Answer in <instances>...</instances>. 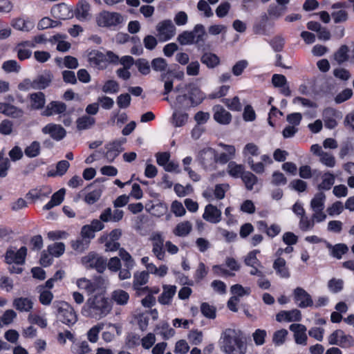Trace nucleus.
I'll return each instance as SVG.
<instances>
[{
    "instance_id": "f257e3e1",
    "label": "nucleus",
    "mask_w": 354,
    "mask_h": 354,
    "mask_svg": "<svg viewBox=\"0 0 354 354\" xmlns=\"http://www.w3.org/2000/svg\"><path fill=\"white\" fill-rule=\"evenodd\" d=\"M104 293L105 291L97 292L87 299L82 310L84 316L101 319L110 313L112 304Z\"/></svg>"
},
{
    "instance_id": "f03ea898",
    "label": "nucleus",
    "mask_w": 354,
    "mask_h": 354,
    "mask_svg": "<svg viewBox=\"0 0 354 354\" xmlns=\"http://www.w3.org/2000/svg\"><path fill=\"white\" fill-rule=\"evenodd\" d=\"M219 343L221 351L225 354L245 353V344L234 329H225L221 334Z\"/></svg>"
},
{
    "instance_id": "7ed1b4c3",
    "label": "nucleus",
    "mask_w": 354,
    "mask_h": 354,
    "mask_svg": "<svg viewBox=\"0 0 354 354\" xmlns=\"http://www.w3.org/2000/svg\"><path fill=\"white\" fill-rule=\"evenodd\" d=\"M75 283L79 289L85 290L89 295L95 294L97 292L106 291L107 286L106 280L102 277L95 278L93 280L81 277L77 279Z\"/></svg>"
},
{
    "instance_id": "20e7f679",
    "label": "nucleus",
    "mask_w": 354,
    "mask_h": 354,
    "mask_svg": "<svg viewBox=\"0 0 354 354\" xmlns=\"http://www.w3.org/2000/svg\"><path fill=\"white\" fill-rule=\"evenodd\" d=\"M54 307L57 309V319L62 323L71 326L76 323L77 316L73 308L65 301H56Z\"/></svg>"
},
{
    "instance_id": "39448f33",
    "label": "nucleus",
    "mask_w": 354,
    "mask_h": 354,
    "mask_svg": "<svg viewBox=\"0 0 354 354\" xmlns=\"http://www.w3.org/2000/svg\"><path fill=\"white\" fill-rule=\"evenodd\" d=\"M124 21V17L116 12L103 10L96 16V23L98 26L109 28L116 26Z\"/></svg>"
},
{
    "instance_id": "423d86ee",
    "label": "nucleus",
    "mask_w": 354,
    "mask_h": 354,
    "mask_svg": "<svg viewBox=\"0 0 354 354\" xmlns=\"http://www.w3.org/2000/svg\"><path fill=\"white\" fill-rule=\"evenodd\" d=\"M65 192V189L62 188L52 194V189L49 187L45 186L30 190L26 194V197L28 199H41L49 197L50 199H63Z\"/></svg>"
},
{
    "instance_id": "0eeeda50",
    "label": "nucleus",
    "mask_w": 354,
    "mask_h": 354,
    "mask_svg": "<svg viewBox=\"0 0 354 354\" xmlns=\"http://www.w3.org/2000/svg\"><path fill=\"white\" fill-rule=\"evenodd\" d=\"M328 341L329 344L339 346L343 348H348L354 346V338L340 329L333 331L328 336Z\"/></svg>"
},
{
    "instance_id": "6e6552de",
    "label": "nucleus",
    "mask_w": 354,
    "mask_h": 354,
    "mask_svg": "<svg viewBox=\"0 0 354 354\" xmlns=\"http://www.w3.org/2000/svg\"><path fill=\"white\" fill-rule=\"evenodd\" d=\"M185 91L188 93L189 101H191L194 106L200 104L204 99V94L194 83L179 84L175 88V91L178 93H183Z\"/></svg>"
},
{
    "instance_id": "1a4fd4ad",
    "label": "nucleus",
    "mask_w": 354,
    "mask_h": 354,
    "mask_svg": "<svg viewBox=\"0 0 354 354\" xmlns=\"http://www.w3.org/2000/svg\"><path fill=\"white\" fill-rule=\"evenodd\" d=\"M239 263L232 257L227 258L224 265L212 267L214 273L220 277L234 276V272L239 270Z\"/></svg>"
},
{
    "instance_id": "9d476101",
    "label": "nucleus",
    "mask_w": 354,
    "mask_h": 354,
    "mask_svg": "<svg viewBox=\"0 0 354 354\" xmlns=\"http://www.w3.org/2000/svg\"><path fill=\"white\" fill-rule=\"evenodd\" d=\"M159 40L166 41L171 39L176 34V28L170 19L162 20L156 26Z\"/></svg>"
},
{
    "instance_id": "9b49d317",
    "label": "nucleus",
    "mask_w": 354,
    "mask_h": 354,
    "mask_svg": "<svg viewBox=\"0 0 354 354\" xmlns=\"http://www.w3.org/2000/svg\"><path fill=\"white\" fill-rule=\"evenodd\" d=\"M81 263L85 268H95L99 272H102L106 266V260L94 252H90L83 257Z\"/></svg>"
},
{
    "instance_id": "f8f14e48",
    "label": "nucleus",
    "mask_w": 354,
    "mask_h": 354,
    "mask_svg": "<svg viewBox=\"0 0 354 354\" xmlns=\"http://www.w3.org/2000/svg\"><path fill=\"white\" fill-rule=\"evenodd\" d=\"M293 299L295 304L301 308L313 306V301L310 295L301 287L293 290Z\"/></svg>"
},
{
    "instance_id": "ddd939ff",
    "label": "nucleus",
    "mask_w": 354,
    "mask_h": 354,
    "mask_svg": "<svg viewBox=\"0 0 354 354\" xmlns=\"http://www.w3.org/2000/svg\"><path fill=\"white\" fill-rule=\"evenodd\" d=\"M201 165L206 169H213L216 163V152L212 148H206L201 150L198 155Z\"/></svg>"
},
{
    "instance_id": "4468645a",
    "label": "nucleus",
    "mask_w": 354,
    "mask_h": 354,
    "mask_svg": "<svg viewBox=\"0 0 354 354\" xmlns=\"http://www.w3.org/2000/svg\"><path fill=\"white\" fill-rule=\"evenodd\" d=\"M122 235V231L120 229L112 230L109 234L103 235L101 237V241L105 243L106 251H116L120 248V243L118 242Z\"/></svg>"
},
{
    "instance_id": "2eb2a0df",
    "label": "nucleus",
    "mask_w": 354,
    "mask_h": 354,
    "mask_svg": "<svg viewBox=\"0 0 354 354\" xmlns=\"http://www.w3.org/2000/svg\"><path fill=\"white\" fill-rule=\"evenodd\" d=\"M125 141V139L116 140L105 146L106 151L104 153V157L109 162H113L115 158L124 150L122 145Z\"/></svg>"
},
{
    "instance_id": "dca6fc26",
    "label": "nucleus",
    "mask_w": 354,
    "mask_h": 354,
    "mask_svg": "<svg viewBox=\"0 0 354 354\" xmlns=\"http://www.w3.org/2000/svg\"><path fill=\"white\" fill-rule=\"evenodd\" d=\"M348 6L346 2H337L331 6V8L335 10L331 13L333 19L335 24L342 23L347 21L348 19V13L344 8H347Z\"/></svg>"
},
{
    "instance_id": "f3484780",
    "label": "nucleus",
    "mask_w": 354,
    "mask_h": 354,
    "mask_svg": "<svg viewBox=\"0 0 354 354\" xmlns=\"http://www.w3.org/2000/svg\"><path fill=\"white\" fill-rule=\"evenodd\" d=\"M53 75L49 71H44L33 80V89L43 90L50 86Z\"/></svg>"
},
{
    "instance_id": "a211bd4d",
    "label": "nucleus",
    "mask_w": 354,
    "mask_h": 354,
    "mask_svg": "<svg viewBox=\"0 0 354 354\" xmlns=\"http://www.w3.org/2000/svg\"><path fill=\"white\" fill-rule=\"evenodd\" d=\"M151 241H152L153 254L159 260L164 259L165 252L163 250V238L159 232H154L151 234Z\"/></svg>"
},
{
    "instance_id": "6ab92c4d",
    "label": "nucleus",
    "mask_w": 354,
    "mask_h": 354,
    "mask_svg": "<svg viewBox=\"0 0 354 354\" xmlns=\"http://www.w3.org/2000/svg\"><path fill=\"white\" fill-rule=\"evenodd\" d=\"M27 249L21 247L17 251L9 250L6 255V260L8 263L21 264L24 262L26 256Z\"/></svg>"
},
{
    "instance_id": "aec40b11",
    "label": "nucleus",
    "mask_w": 354,
    "mask_h": 354,
    "mask_svg": "<svg viewBox=\"0 0 354 354\" xmlns=\"http://www.w3.org/2000/svg\"><path fill=\"white\" fill-rule=\"evenodd\" d=\"M42 133L48 134L56 140H62L66 136L65 129L59 124H48L42 129Z\"/></svg>"
},
{
    "instance_id": "412c9836",
    "label": "nucleus",
    "mask_w": 354,
    "mask_h": 354,
    "mask_svg": "<svg viewBox=\"0 0 354 354\" xmlns=\"http://www.w3.org/2000/svg\"><path fill=\"white\" fill-rule=\"evenodd\" d=\"M290 330L294 333V338L297 344L306 345L307 335L306 327L300 324H292L290 326Z\"/></svg>"
},
{
    "instance_id": "4be33fe9",
    "label": "nucleus",
    "mask_w": 354,
    "mask_h": 354,
    "mask_svg": "<svg viewBox=\"0 0 354 354\" xmlns=\"http://www.w3.org/2000/svg\"><path fill=\"white\" fill-rule=\"evenodd\" d=\"M301 319V312L297 309L291 310H281L276 315V320L279 322H298Z\"/></svg>"
},
{
    "instance_id": "5701e85b",
    "label": "nucleus",
    "mask_w": 354,
    "mask_h": 354,
    "mask_svg": "<svg viewBox=\"0 0 354 354\" xmlns=\"http://www.w3.org/2000/svg\"><path fill=\"white\" fill-rule=\"evenodd\" d=\"M272 83L274 87L280 88V92L285 96L291 95L287 79L283 75L274 74L272 77Z\"/></svg>"
},
{
    "instance_id": "b1692460",
    "label": "nucleus",
    "mask_w": 354,
    "mask_h": 354,
    "mask_svg": "<svg viewBox=\"0 0 354 354\" xmlns=\"http://www.w3.org/2000/svg\"><path fill=\"white\" fill-rule=\"evenodd\" d=\"M214 119L221 124H228L232 120V115L222 106L216 105L213 108Z\"/></svg>"
},
{
    "instance_id": "393cba45",
    "label": "nucleus",
    "mask_w": 354,
    "mask_h": 354,
    "mask_svg": "<svg viewBox=\"0 0 354 354\" xmlns=\"http://www.w3.org/2000/svg\"><path fill=\"white\" fill-rule=\"evenodd\" d=\"M176 286L174 285H163L162 292L158 297V301L162 305H169L176 292Z\"/></svg>"
},
{
    "instance_id": "a878e982",
    "label": "nucleus",
    "mask_w": 354,
    "mask_h": 354,
    "mask_svg": "<svg viewBox=\"0 0 354 354\" xmlns=\"http://www.w3.org/2000/svg\"><path fill=\"white\" fill-rule=\"evenodd\" d=\"M149 272L145 271L137 272L133 275V287L138 295H141L144 291L142 286L149 281Z\"/></svg>"
},
{
    "instance_id": "bb28decb",
    "label": "nucleus",
    "mask_w": 354,
    "mask_h": 354,
    "mask_svg": "<svg viewBox=\"0 0 354 354\" xmlns=\"http://www.w3.org/2000/svg\"><path fill=\"white\" fill-rule=\"evenodd\" d=\"M339 116V113L333 108H327L323 112V120L325 127L328 129H334L337 125L336 119Z\"/></svg>"
},
{
    "instance_id": "cd10ccee",
    "label": "nucleus",
    "mask_w": 354,
    "mask_h": 354,
    "mask_svg": "<svg viewBox=\"0 0 354 354\" xmlns=\"http://www.w3.org/2000/svg\"><path fill=\"white\" fill-rule=\"evenodd\" d=\"M66 110V105L58 101L50 102L42 111L41 115L44 116H51L55 114H60L65 112Z\"/></svg>"
},
{
    "instance_id": "c85d7f7f",
    "label": "nucleus",
    "mask_w": 354,
    "mask_h": 354,
    "mask_svg": "<svg viewBox=\"0 0 354 354\" xmlns=\"http://www.w3.org/2000/svg\"><path fill=\"white\" fill-rule=\"evenodd\" d=\"M88 60L91 65L103 68L106 66V56L99 50H92L88 55Z\"/></svg>"
},
{
    "instance_id": "c756f323",
    "label": "nucleus",
    "mask_w": 354,
    "mask_h": 354,
    "mask_svg": "<svg viewBox=\"0 0 354 354\" xmlns=\"http://www.w3.org/2000/svg\"><path fill=\"white\" fill-rule=\"evenodd\" d=\"M311 207L313 210V221L319 223L326 219V215L323 211L324 208L323 201H311Z\"/></svg>"
},
{
    "instance_id": "7c9ffc66",
    "label": "nucleus",
    "mask_w": 354,
    "mask_h": 354,
    "mask_svg": "<svg viewBox=\"0 0 354 354\" xmlns=\"http://www.w3.org/2000/svg\"><path fill=\"white\" fill-rule=\"evenodd\" d=\"M29 100L30 107L34 110L41 109L46 104V96L40 91L30 94Z\"/></svg>"
},
{
    "instance_id": "2f4dec72",
    "label": "nucleus",
    "mask_w": 354,
    "mask_h": 354,
    "mask_svg": "<svg viewBox=\"0 0 354 354\" xmlns=\"http://www.w3.org/2000/svg\"><path fill=\"white\" fill-rule=\"evenodd\" d=\"M221 212L216 207L211 205L206 206L203 218L210 223H216L221 221Z\"/></svg>"
},
{
    "instance_id": "473e14b6",
    "label": "nucleus",
    "mask_w": 354,
    "mask_h": 354,
    "mask_svg": "<svg viewBox=\"0 0 354 354\" xmlns=\"http://www.w3.org/2000/svg\"><path fill=\"white\" fill-rule=\"evenodd\" d=\"M145 209L156 216H160L167 211V207L160 201H150L149 203L145 205Z\"/></svg>"
},
{
    "instance_id": "72a5a7b5",
    "label": "nucleus",
    "mask_w": 354,
    "mask_h": 354,
    "mask_svg": "<svg viewBox=\"0 0 354 354\" xmlns=\"http://www.w3.org/2000/svg\"><path fill=\"white\" fill-rule=\"evenodd\" d=\"M13 306L19 311L29 312L33 308V301L28 297H17L13 301Z\"/></svg>"
},
{
    "instance_id": "f704fd0d",
    "label": "nucleus",
    "mask_w": 354,
    "mask_h": 354,
    "mask_svg": "<svg viewBox=\"0 0 354 354\" xmlns=\"http://www.w3.org/2000/svg\"><path fill=\"white\" fill-rule=\"evenodd\" d=\"M91 5L84 0H81L77 5L75 16L80 20H86L90 17Z\"/></svg>"
},
{
    "instance_id": "c9c22d12",
    "label": "nucleus",
    "mask_w": 354,
    "mask_h": 354,
    "mask_svg": "<svg viewBox=\"0 0 354 354\" xmlns=\"http://www.w3.org/2000/svg\"><path fill=\"white\" fill-rule=\"evenodd\" d=\"M273 268L276 273L281 278H288L290 277V272L286 266V260L283 258H277L273 263Z\"/></svg>"
},
{
    "instance_id": "e433bc0d",
    "label": "nucleus",
    "mask_w": 354,
    "mask_h": 354,
    "mask_svg": "<svg viewBox=\"0 0 354 354\" xmlns=\"http://www.w3.org/2000/svg\"><path fill=\"white\" fill-rule=\"evenodd\" d=\"M246 171L243 165L237 164L236 162L231 161L227 167V173L232 178H242Z\"/></svg>"
},
{
    "instance_id": "4c0bfd02",
    "label": "nucleus",
    "mask_w": 354,
    "mask_h": 354,
    "mask_svg": "<svg viewBox=\"0 0 354 354\" xmlns=\"http://www.w3.org/2000/svg\"><path fill=\"white\" fill-rule=\"evenodd\" d=\"M36 290L39 293V301L44 306H48L53 299V294L50 290L46 289L44 286H39Z\"/></svg>"
},
{
    "instance_id": "58836bf2",
    "label": "nucleus",
    "mask_w": 354,
    "mask_h": 354,
    "mask_svg": "<svg viewBox=\"0 0 354 354\" xmlns=\"http://www.w3.org/2000/svg\"><path fill=\"white\" fill-rule=\"evenodd\" d=\"M111 298L118 305L124 306L129 300V295L123 290L117 289L111 292Z\"/></svg>"
},
{
    "instance_id": "ea45409f",
    "label": "nucleus",
    "mask_w": 354,
    "mask_h": 354,
    "mask_svg": "<svg viewBox=\"0 0 354 354\" xmlns=\"http://www.w3.org/2000/svg\"><path fill=\"white\" fill-rule=\"evenodd\" d=\"M189 115L180 111L175 110L171 118V123L175 127H181L187 122Z\"/></svg>"
},
{
    "instance_id": "a19ab883",
    "label": "nucleus",
    "mask_w": 354,
    "mask_h": 354,
    "mask_svg": "<svg viewBox=\"0 0 354 354\" xmlns=\"http://www.w3.org/2000/svg\"><path fill=\"white\" fill-rule=\"evenodd\" d=\"M192 229V225L189 221L179 223L173 230L174 235L177 236H185L188 235Z\"/></svg>"
},
{
    "instance_id": "79ce46f5",
    "label": "nucleus",
    "mask_w": 354,
    "mask_h": 354,
    "mask_svg": "<svg viewBox=\"0 0 354 354\" xmlns=\"http://www.w3.org/2000/svg\"><path fill=\"white\" fill-rule=\"evenodd\" d=\"M193 35L194 44L204 42L206 37V32L203 25L196 24L193 30L191 31Z\"/></svg>"
},
{
    "instance_id": "37998d69",
    "label": "nucleus",
    "mask_w": 354,
    "mask_h": 354,
    "mask_svg": "<svg viewBox=\"0 0 354 354\" xmlns=\"http://www.w3.org/2000/svg\"><path fill=\"white\" fill-rule=\"evenodd\" d=\"M201 61L203 64H205L210 68H214L220 64V59L218 57L212 53H204L201 58Z\"/></svg>"
},
{
    "instance_id": "c03bdc74",
    "label": "nucleus",
    "mask_w": 354,
    "mask_h": 354,
    "mask_svg": "<svg viewBox=\"0 0 354 354\" xmlns=\"http://www.w3.org/2000/svg\"><path fill=\"white\" fill-rule=\"evenodd\" d=\"M179 93L180 94L178 95L176 97L174 108L187 109L194 106V104L189 101V97L187 94L183 93Z\"/></svg>"
},
{
    "instance_id": "a18cd8bd",
    "label": "nucleus",
    "mask_w": 354,
    "mask_h": 354,
    "mask_svg": "<svg viewBox=\"0 0 354 354\" xmlns=\"http://www.w3.org/2000/svg\"><path fill=\"white\" fill-rule=\"evenodd\" d=\"M54 16L61 19H66L71 15L69 8L65 4H58L52 9Z\"/></svg>"
},
{
    "instance_id": "49530a36",
    "label": "nucleus",
    "mask_w": 354,
    "mask_h": 354,
    "mask_svg": "<svg viewBox=\"0 0 354 354\" xmlns=\"http://www.w3.org/2000/svg\"><path fill=\"white\" fill-rule=\"evenodd\" d=\"M28 320L30 323L36 324L42 328H46L48 324L47 319L45 315L30 313L28 315Z\"/></svg>"
},
{
    "instance_id": "de8ad7c7",
    "label": "nucleus",
    "mask_w": 354,
    "mask_h": 354,
    "mask_svg": "<svg viewBox=\"0 0 354 354\" xmlns=\"http://www.w3.org/2000/svg\"><path fill=\"white\" fill-rule=\"evenodd\" d=\"M65 251V245L63 243L55 242L48 246L47 252L53 257L62 256Z\"/></svg>"
},
{
    "instance_id": "09e8293b",
    "label": "nucleus",
    "mask_w": 354,
    "mask_h": 354,
    "mask_svg": "<svg viewBox=\"0 0 354 354\" xmlns=\"http://www.w3.org/2000/svg\"><path fill=\"white\" fill-rule=\"evenodd\" d=\"M95 122L94 118L89 115H83L77 120V128L79 130H84L91 128Z\"/></svg>"
},
{
    "instance_id": "8fccbe9b",
    "label": "nucleus",
    "mask_w": 354,
    "mask_h": 354,
    "mask_svg": "<svg viewBox=\"0 0 354 354\" xmlns=\"http://www.w3.org/2000/svg\"><path fill=\"white\" fill-rule=\"evenodd\" d=\"M241 179L248 190H252L254 189V185H255L258 182L257 177L248 171H245Z\"/></svg>"
},
{
    "instance_id": "3c124183",
    "label": "nucleus",
    "mask_w": 354,
    "mask_h": 354,
    "mask_svg": "<svg viewBox=\"0 0 354 354\" xmlns=\"http://www.w3.org/2000/svg\"><path fill=\"white\" fill-rule=\"evenodd\" d=\"M230 292L233 297H242L250 294L251 290L249 287H243L240 284H235L231 286Z\"/></svg>"
},
{
    "instance_id": "603ef678",
    "label": "nucleus",
    "mask_w": 354,
    "mask_h": 354,
    "mask_svg": "<svg viewBox=\"0 0 354 354\" xmlns=\"http://www.w3.org/2000/svg\"><path fill=\"white\" fill-rule=\"evenodd\" d=\"M40 149V143L37 141H33L28 147H26L24 153L26 156L32 158L37 157L39 154Z\"/></svg>"
},
{
    "instance_id": "864d4df0",
    "label": "nucleus",
    "mask_w": 354,
    "mask_h": 354,
    "mask_svg": "<svg viewBox=\"0 0 354 354\" xmlns=\"http://www.w3.org/2000/svg\"><path fill=\"white\" fill-rule=\"evenodd\" d=\"M3 114L14 118H19L23 116L24 111L14 105L7 104L3 110Z\"/></svg>"
},
{
    "instance_id": "5fc2aeb1",
    "label": "nucleus",
    "mask_w": 354,
    "mask_h": 354,
    "mask_svg": "<svg viewBox=\"0 0 354 354\" xmlns=\"http://www.w3.org/2000/svg\"><path fill=\"white\" fill-rule=\"evenodd\" d=\"M319 162L328 167H334L336 164L335 156L328 152L324 151L319 157Z\"/></svg>"
},
{
    "instance_id": "6e6d98bb",
    "label": "nucleus",
    "mask_w": 354,
    "mask_h": 354,
    "mask_svg": "<svg viewBox=\"0 0 354 354\" xmlns=\"http://www.w3.org/2000/svg\"><path fill=\"white\" fill-rule=\"evenodd\" d=\"M187 338L192 344L198 346L203 342V334L202 331L197 329L192 330L188 333Z\"/></svg>"
},
{
    "instance_id": "4d7b16f0",
    "label": "nucleus",
    "mask_w": 354,
    "mask_h": 354,
    "mask_svg": "<svg viewBox=\"0 0 354 354\" xmlns=\"http://www.w3.org/2000/svg\"><path fill=\"white\" fill-rule=\"evenodd\" d=\"M335 177L333 174L328 172L325 173L322 176V183L319 184V187L321 189H329L334 184Z\"/></svg>"
},
{
    "instance_id": "13d9d810",
    "label": "nucleus",
    "mask_w": 354,
    "mask_h": 354,
    "mask_svg": "<svg viewBox=\"0 0 354 354\" xmlns=\"http://www.w3.org/2000/svg\"><path fill=\"white\" fill-rule=\"evenodd\" d=\"M103 188L100 185H91L87 189L85 199H98L101 197Z\"/></svg>"
},
{
    "instance_id": "bf43d9fd",
    "label": "nucleus",
    "mask_w": 354,
    "mask_h": 354,
    "mask_svg": "<svg viewBox=\"0 0 354 354\" xmlns=\"http://www.w3.org/2000/svg\"><path fill=\"white\" fill-rule=\"evenodd\" d=\"M259 251L257 250L250 252L245 257V263L248 266L254 267L256 266H261V262L257 259V254Z\"/></svg>"
},
{
    "instance_id": "052dcab7",
    "label": "nucleus",
    "mask_w": 354,
    "mask_h": 354,
    "mask_svg": "<svg viewBox=\"0 0 354 354\" xmlns=\"http://www.w3.org/2000/svg\"><path fill=\"white\" fill-rule=\"evenodd\" d=\"M222 102L232 111H240L241 110L242 106L240 102V100L236 96L232 99H223Z\"/></svg>"
},
{
    "instance_id": "680f3d73",
    "label": "nucleus",
    "mask_w": 354,
    "mask_h": 354,
    "mask_svg": "<svg viewBox=\"0 0 354 354\" xmlns=\"http://www.w3.org/2000/svg\"><path fill=\"white\" fill-rule=\"evenodd\" d=\"M288 330L286 329H281L274 333L272 336V342L276 346L282 345L287 337Z\"/></svg>"
},
{
    "instance_id": "e2e57ef3",
    "label": "nucleus",
    "mask_w": 354,
    "mask_h": 354,
    "mask_svg": "<svg viewBox=\"0 0 354 354\" xmlns=\"http://www.w3.org/2000/svg\"><path fill=\"white\" fill-rule=\"evenodd\" d=\"M12 26L15 28L21 31H29L34 26L31 21H25L21 19H18L13 21Z\"/></svg>"
},
{
    "instance_id": "0e129e2a",
    "label": "nucleus",
    "mask_w": 354,
    "mask_h": 354,
    "mask_svg": "<svg viewBox=\"0 0 354 354\" xmlns=\"http://www.w3.org/2000/svg\"><path fill=\"white\" fill-rule=\"evenodd\" d=\"M10 167V162L8 158L4 157L3 151L0 152V177L6 176L7 171Z\"/></svg>"
},
{
    "instance_id": "69168bd1",
    "label": "nucleus",
    "mask_w": 354,
    "mask_h": 354,
    "mask_svg": "<svg viewBox=\"0 0 354 354\" xmlns=\"http://www.w3.org/2000/svg\"><path fill=\"white\" fill-rule=\"evenodd\" d=\"M156 330H159V333L165 339H169L173 337L175 331L173 328H170L167 323H162L160 326L156 327Z\"/></svg>"
},
{
    "instance_id": "338daca9",
    "label": "nucleus",
    "mask_w": 354,
    "mask_h": 354,
    "mask_svg": "<svg viewBox=\"0 0 354 354\" xmlns=\"http://www.w3.org/2000/svg\"><path fill=\"white\" fill-rule=\"evenodd\" d=\"M14 129L13 122L9 120H3L0 123V133L3 136H10Z\"/></svg>"
},
{
    "instance_id": "774afa93",
    "label": "nucleus",
    "mask_w": 354,
    "mask_h": 354,
    "mask_svg": "<svg viewBox=\"0 0 354 354\" xmlns=\"http://www.w3.org/2000/svg\"><path fill=\"white\" fill-rule=\"evenodd\" d=\"M16 317L17 313L13 310H7L2 316H0V320L5 326L12 324Z\"/></svg>"
}]
</instances>
